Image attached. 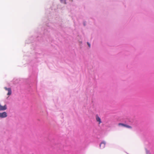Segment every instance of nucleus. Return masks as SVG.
I'll list each match as a JSON object with an SVG mask.
<instances>
[{
	"label": "nucleus",
	"mask_w": 154,
	"mask_h": 154,
	"mask_svg": "<svg viewBox=\"0 0 154 154\" xmlns=\"http://www.w3.org/2000/svg\"><path fill=\"white\" fill-rule=\"evenodd\" d=\"M118 125L119 126H121L122 127H126L128 128L131 129L132 128L131 126H129L128 125L125 124L123 123H119L118 124Z\"/></svg>",
	"instance_id": "obj_1"
},
{
	"label": "nucleus",
	"mask_w": 154,
	"mask_h": 154,
	"mask_svg": "<svg viewBox=\"0 0 154 154\" xmlns=\"http://www.w3.org/2000/svg\"><path fill=\"white\" fill-rule=\"evenodd\" d=\"M7 109V106L6 104L4 105V106H2L0 104V111H4L6 109Z\"/></svg>",
	"instance_id": "obj_2"
},
{
	"label": "nucleus",
	"mask_w": 154,
	"mask_h": 154,
	"mask_svg": "<svg viewBox=\"0 0 154 154\" xmlns=\"http://www.w3.org/2000/svg\"><path fill=\"white\" fill-rule=\"evenodd\" d=\"M1 118H5L7 116V113L5 112H4L2 113H0Z\"/></svg>",
	"instance_id": "obj_3"
},
{
	"label": "nucleus",
	"mask_w": 154,
	"mask_h": 154,
	"mask_svg": "<svg viewBox=\"0 0 154 154\" xmlns=\"http://www.w3.org/2000/svg\"><path fill=\"white\" fill-rule=\"evenodd\" d=\"M4 88L6 90H7L8 91V93L7 94V95H10L11 94V89L10 88H7L6 87H5Z\"/></svg>",
	"instance_id": "obj_4"
},
{
	"label": "nucleus",
	"mask_w": 154,
	"mask_h": 154,
	"mask_svg": "<svg viewBox=\"0 0 154 154\" xmlns=\"http://www.w3.org/2000/svg\"><path fill=\"white\" fill-rule=\"evenodd\" d=\"M106 142L105 141L102 142L100 144V147L102 149L104 148L105 147Z\"/></svg>",
	"instance_id": "obj_5"
},
{
	"label": "nucleus",
	"mask_w": 154,
	"mask_h": 154,
	"mask_svg": "<svg viewBox=\"0 0 154 154\" xmlns=\"http://www.w3.org/2000/svg\"><path fill=\"white\" fill-rule=\"evenodd\" d=\"M96 121H97V122H99V124H100L102 122L101 119L97 115L96 116Z\"/></svg>",
	"instance_id": "obj_6"
},
{
	"label": "nucleus",
	"mask_w": 154,
	"mask_h": 154,
	"mask_svg": "<svg viewBox=\"0 0 154 154\" xmlns=\"http://www.w3.org/2000/svg\"><path fill=\"white\" fill-rule=\"evenodd\" d=\"M146 154H151V153L150 152L148 151H146Z\"/></svg>",
	"instance_id": "obj_7"
},
{
	"label": "nucleus",
	"mask_w": 154,
	"mask_h": 154,
	"mask_svg": "<svg viewBox=\"0 0 154 154\" xmlns=\"http://www.w3.org/2000/svg\"><path fill=\"white\" fill-rule=\"evenodd\" d=\"M87 44L89 47H90V44L89 42H87Z\"/></svg>",
	"instance_id": "obj_8"
}]
</instances>
